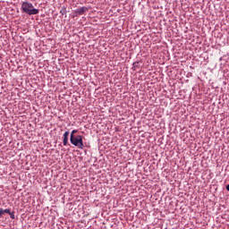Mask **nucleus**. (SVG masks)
<instances>
[{
  "label": "nucleus",
  "instance_id": "obj_1",
  "mask_svg": "<svg viewBox=\"0 0 229 229\" xmlns=\"http://www.w3.org/2000/svg\"><path fill=\"white\" fill-rule=\"evenodd\" d=\"M21 11L23 13H27V15H38L39 12L38 9H35L33 4L30 2H22Z\"/></svg>",
  "mask_w": 229,
  "mask_h": 229
},
{
  "label": "nucleus",
  "instance_id": "obj_2",
  "mask_svg": "<svg viewBox=\"0 0 229 229\" xmlns=\"http://www.w3.org/2000/svg\"><path fill=\"white\" fill-rule=\"evenodd\" d=\"M70 141L73 146H77L79 149H83L85 145H83V137L81 135L70 137Z\"/></svg>",
  "mask_w": 229,
  "mask_h": 229
},
{
  "label": "nucleus",
  "instance_id": "obj_3",
  "mask_svg": "<svg viewBox=\"0 0 229 229\" xmlns=\"http://www.w3.org/2000/svg\"><path fill=\"white\" fill-rule=\"evenodd\" d=\"M68 142H69V131H67L64 134V140H63L64 146H67Z\"/></svg>",
  "mask_w": 229,
  "mask_h": 229
},
{
  "label": "nucleus",
  "instance_id": "obj_4",
  "mask_svg": "<svg viewBox=\"0 0 229 229\" xmlns=\"http://www.w3.org/2000/svg\"><path fill=\"white\" fill-rule=\"evenodd\" d=\"M4 214H10V208H6V209L0 208V217H3Z\"/></svg>",
  "mask_w": 229,
  "mask_h": 229
},
{
  "label": "nucleus",
  "instance_id": "obj_5",
  "mask_svg": "<svg viewBox=\"0 0 229 229\" xmlns=\"http://www.w3.org/2000/svg\"><path fill=\"white\" fill-rule=\"evenodd\" d=\"M85 12H87V7H81L77 10L76 13H78L79 15H83Z\"/></svg>",
  "mask_w": 229,
  "mask_h": 229
},
{
  "label": "nucleus",
  "instance_id": "obj_6",
  "mask_svg": "<svg viewBox=\"0 0 229 229\" xmlns=\"http://www.w3.org/2000/svg\"><path fill=\"white\" fill-rule=\"evenodd\" d=\"M7 214H9L11 219H15V212H12V209L9 208V213Z\"/></svg>",
  "mask_w": 229,
  "mask_h": 229
},
{
  "label": "nucleus",
  "instance_id": "obj_7",
  "mask_svg": "<svg viewBox=\"0 0 229 229\" xmlns=\"http://www.w3.org/2000/svg\"><path fill=\"white\" fill-rule=\"evenodd\" d=\"M137 67H139V62L133 63V64H132L133 71H137Z\"/></svg>",
  "mask_w": 229,
  "mask_h": 229
},
{
  "label": "nucleus",
  "instance_id": "obj_8",
  "mask_svg": "<svg viewBox=\"0 0 229 229\" xmlns=\"http://www.w3.org/2000/svg\"><path fill=\"white\" fill-rule=\"evenodd\" d=\"M75 133H78V130H73V131H72L70 137H75V136H74Z\"/></svg>",
  "mask_w": 229,
  "mask_h": 229
}]
</instances>
